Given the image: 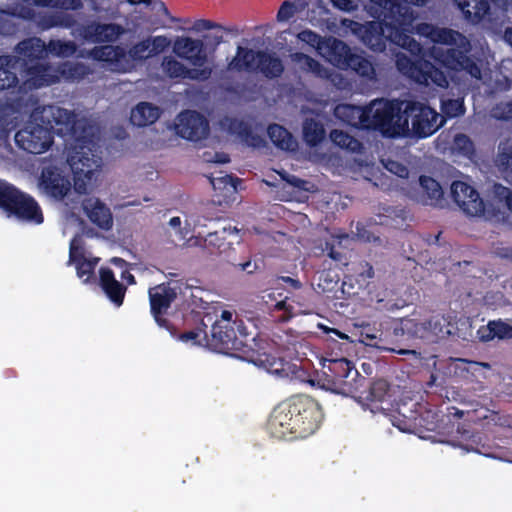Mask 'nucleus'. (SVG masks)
I'll return each instance as SVG.
<instances>
[{"label":"nucleus","mask_w":512,"mask_h":512,"mask_svg":"<svg viewBox=\"0 0 512 512\" xmlns=\"http://www.w3.org/2000/svg\"><path fill=\"white\" fill-rule=\"evenodd\" d=\"M268 136L272 143L286 151H292L295 148L296 142L293 135L283 126L279 124H270L267 129Z\"/></svg>","instance_id":"f704fd0d"},{"label":"nucleus","mask_w":512,"mask_h":512,"mask_svg":"<svg viewBox=\"0 0 512 512\" xmlns=\"http://www.w3.org/2000/svg\"><path fill=\"white\" fill-rule=\"evenodd\" d=\"M272 312H280L279 315H274L278 322H287L294 316L293 306L288 303L287 298L276 302Z\"/></svg>","instance_id":"864d4df0"},{"label":"nucleus","mask_w":512,"mask_h":512,"mask_svg":"<svg viewBox=\"0 0 512 512\" xmlns=\"http://www.w3.org/2000/svg\"><path fill=\"white\" fill-rule=\"evenodd\" d=\"M347 70H351L360 78L367 81L376 80L375 64L371 61L370 57L366 56L363 52L355 53L347 63Z\"/></svg>","instance_id":"7c9ffc66"},{"label":"nucleus","mask_w":512,"mask_h":512,"mask_svg":"<svg viewBox=\"0 0 512 512\" xmlns=\"http://www.w3.org/2000/svg\"><path fill=\"white\" fill-rule=\"evenodd\" d=\"M21 193L17 187L0 179V209L8 214Z\"/></svg>","instance_id":"ea45409f"},{"label":"nucleus","mask_w":512,"mask_h":512,"mask_svg":"<svg viewBox=\"0 0 512 512\" xmlns=\"http://www.w3.org/2000/svg\"><path fill=\"white\" fill-rule=\"evenodd\" d=\"M389 22V19L383 16L381 21L359 23L354 20H344L342 23L369 49L375 52H383L386 49L387 42H389Z\"/></svg>","instance_id":"9b49d317"},{"label":"nucleus","mask_w":512,"mask_h":512,"mask_svg":"<svg viewBox=\"0 0 512 512\" xmlns=\"http://www.w3.org/2000/svg\"><path fill=\"white\" fill-rule=\"evenodd\" d=\"M386 168L392 172L398 175L399 177H407L408 176V169L406 166L396 162V161H389L386 165Z\"/></svg>","instance_id":"69168bd1"},{"label":"nucleus","mask_w":512,"mask_h":512,"mask_svg":"<svg viewBox=\"0 0 512 512\" xmlns=\"http://www.w3.org/2000/svg\"><path fill=\"white\" fill-rule=\"evenodd\" d=\"M355 110H357V108L353 105L339 104L334 109V115L346 123L351 124L349 117L354 114Z\"/></svg>","instance_id":"052dcab7"},{"label":"nucleus","mask_w":512,"mask_h":512,"mask_svg":"<svg viewBox=\"0 0 512 512\" xmlns=\"http://www.w3.org/2000/svg\"><path fill=\"white\" fill-rule=\"evenodd\" d=\"M20 57V69L44 59L48 54L47 44L39 37H29L20 41L14 49Z\"/></svg>","instance_id":"a211bd4d"},{"label":"nucleus","mask_w":512,"mask_h":512,"mask_svg":"<svg viewBox=\"0 0 512 512\" xmlns=\"http://www.w3.org/2000/svg\"><path fill=\"white\" fill-rule=\"evenodd\" d=\"M125 32V29L116 23H99L92 21L80 25L78 34L85 41L91 43H108L116 41Z\"/></svg>","instance_id":"2eb2a0df"},{"label":"nucleus","mask_w":512,"mask_h":512,"mask_svg":"<svg viewBox=\"0 0 512 512\" xmlns=\"http://www.w3.org/2000/svg\"><path fill=\"white\" fill-rule=\"evenodd\" d=\"M69 261L76 264L77 276L82 279L84 283H89L94 276V271L99 259H87L83 254L76 255L73 248H71Z\"/></svg>","instance_id":"c9c22d12"},{"label":"nucleus","mask_w":512,"mask_h":512,"mask_svg":"<svg viewBox=\"0 0 512 512\" xmlns=\"http://www.w3.org/2000/svg\"><path fill=\"white\" fill-rule=\"evenodd\" d=\"M20 60L15 55L0 56V91L17 87L19 80L16 71L20 69Z\"/></svg>","instance_id":"b1692460"},{"label":"nucleus","mask_w":512,"mask_h":512,"mask_svg":"<svg viewBox=\"0 0 512 512\" xmlns=\"http://www.w3.org/2000/svg\"><path fill=\"white\" fill-rule=\"evenodd\" d=\"M146 39L149 43L151 56L164 52L171 44L170 39L164 35L149 36Z\"/></svg>","instance_id":"603ef678"},{"label":"nucleus","mask_w":512,"mask_h":512,"mask_svg":"<svg viewBox=\"0 0 512 512\" xmlns=\"http://www.w3.org/2000/svg\"><path fill=\"white\" fill-rule=\"evenodd\" d=\"M421 202L424 205L443 208L445 205L444 191L440 183L426 175L419 177Z\"/></svg>","instance_id":"5701e85b"},{"label":"nucleus","mask_w":512,"mask_h":512,"mask_svg":"<svg viewBox=\"0 0 512 512\" xmlns=\"http://www.w3.org/2000/svg\"><path fill=\"white\" fill-rule=\"evenodd\" d=\"M22 69L26 72L28 81L35 88L49 86L59 80L58 75L51 73L52 68L49 64L36 62Z\"/></svg>","instance_id":"393cba45"},{"label":"nucleus","mask_w":512,"mask_h":512,"mask_svg":"<svg viewBox=\"0 0 512 512\" xmlns=\"http://www.w3.org/2000/svg\"><path fill=\"white\" fill-rule=\"evenodd\" d=\"M98 272L100 288L116 307H120L124 302L127 286L115 278L109 267H100Z\"/></svg>","instance_id":"4be33fe9"},{"label":"nucleus","mask_w":512,"mask_h":512,"mask_svg":"<svg viewBox=\"0 0 512 512\" xmlns=\"http://www.w3.org/2000/svg\"><path fill=\"white\" fill-rule=\"evenodd\" d=\"M294 60L306 72H312L319 75L323 70L321 63L307 54L301 52L295 53Z\"/></svg>","instance_id":"09e8293b"},{"label":"nucleus","mask_w":512,"mask_h":512,"mask_svg":"<svg viewBox=\"0 0 512 512\" xmlns=\"http://www.w3.org/2000/svg\"><path fill=\"white\" fill-rule=\"evenodd\" d=\"M423 60L424 59L413 60L401 52L395 55V65L397 70L414 82L418 79V74H420Z\"/></svg>","instance_id":"e433bc0d"},{"label":"nucleus","mask_w":512,"mask_h":512,"mask_svg":"<svg viewBox=\"0 0 512 512\" xmlns=\"http://www.w3.org/2000/svg\"><path fill=\"white\" fill-rule=\"evenodd\" d=\"M224 29L226 31H229L231 32L232 30L231 29H226L224 27H222L220 24H217L211 20H206V19H199V20H196L193 24V27L192 29L196 32H200V31H203V30H210V29Z\"/></svg>","instance_id":"680f3d73"},{"label":"nucleus","mask_w":512,"mask_h":512,"mask_svg":"<svg viewBox=\"0 0 512 512\" xmlns=\"http://www.w3.org/2000/svg\"><path fill=\"white\" fill-rule=\"evenodd\" d=\"M180 340L183 342H193L194 344L201 345L202 342H206L208 345H210V339H208V334L205 329H195L191 331L184 332L180 335Z\"/></svg>","instance_id":"6e6d98bb"},{"label":"nucleus","mask_w":512,"mask_h":512,"mask_svg":"<svg viewBox=\"0 0 512 512\" xmlns=\"http://www.w3.org/2000/svg\"><path fill=\"white\" fill-rule=\"evenodd\" d=\"M175 131L181 138L197 142L209 134V122L199 112L185 110L177 116Z\"/></svg>","instance_id":"4468645a"},{"label":"nucleus","mask_w":512,"mask_h":512,"mask_svg":"<svg viewBox=\"0 0 512 512\" xmlns=\"http://www.w3.org/2000/svg\"><path fill=\"white\" fill-rule=\"evenodd\" d=\"M416 83L425 86L436 85L441 88H446L448 86L447 76L444 71L425 59L423 60L422 68L420 74H418Z\"/></svg>","instance_id":"c756f323"},{"label":"nucleus","mask_w":512,"mask_h":512,"mask_svg":"<svg viewBox=\"0 0 512 512\" xmlns=\"http://www.w3.org/2000/svg\"><path fill=\"white\" fill-rule=\"evenodd\" d=\"M331 5L343 12H353L358 5L353 0H330Z\"/></svg>","instance_id":"e2e57ef3"},{"label":"nucleus","mask_w":512,"mask_h":512,"mask_svg":"<svg viewBox=\"0 0 512 512\" xmlns=\"http://www.w3.org/2000/svg\"><path fill=\"white\" fill-rule=\"evenodd\" d=\"M174 53L195 67H202L207 61V54L202 40L188 36L177 37L173 46Z\"/></svg>","instance_id":"f3484780"},{"label":"nucleus","mask_w":512,"mask_h":512,"mask_svg":"<svg viewBox=\"0 0 512 512\" xmlns=\"http://www.w3.org/2000/svg\"><path fill=\"white\" fill-rule=\"evenodd\" d=\"M390 385L386 380L379 379L371 383L366 400L371 403H382L389 395Z\"/></svg>","instance_id":"c03bdc74"},{"label":"nucleus","mask_w":512,"mask_h":512,"mask_svg":"<svg viewBox=\"0 0 512 512\" xmlns=\"http://www.w3.org/2000/svg\"><path fill=\"white\" fill-rule=\"evenodd\" d=\"M494 199L503 203L512 213V190L500 183H494L492 187Z\"/></svg>","instance_id":"8fccbe9b"},{"label":"nucleus","mask_w":512,"mask_h":512,"mask_svg":"<svg viewBox=\"0 0 512 512\" xmlns=\"http://www.w3.org/2000/svg\"><path fill=\"white\" fill-rule=\"evenodd\" d=\"M293 8L294 5L290 1L283 2L277 13L278 20L284 21L290 19L294 13Z\"/></svg>","instance_id":"0e129e2a"},{"label":"nucleus","mask_w":512,"mask_h":512,"mask_svg":"<svg viewBox=\"0 0 512 512\" xmlns=\"http://www.w3.org/2000/svg\"><path fill=\"white\" fill-rule=\"evenodd\" d=\"M88 56L95 61L103 62L111 71L126 73L125 48L116 45L95 46L88 51Z\"/></svg>","instance_id":"6ab92c4d"},{"label":"nucleus","mask_w":512,"mask_h":512,"mask_svg":"<svg viewBox=\"0 0 512 512\" xmlns=\"http://www.w3.org/2000/svg\"><path fill=\"white\" fill-rule=\"evenodd\" d=\"M329 136L331 141L342 149H347L351 152H358L362 147L359 140L342 130L333 129Z\"/></svg>","instance_id":"37998d69"},{"label":"nucleus","mask_w":512,"mask_h":512,"mask_svg":"<svg viewBox=\"0 0 512 512\" xmlns=\"http://www.w3.org/2000/svg\"><path fill=\"white\" fill-rule=\"evenodd\" d=\"M98 168L97 172H99ZM96 171L93 173L91 180L86 181V187L94 179ZM40 186L47 195L54 198L55 200L65 201V205L70 210H76L80 203V196L87 193H78L74 189V193L71 191V183L68 178L63 176L56 167H45L42 169L40 176Z\"/></svg>","instance_id":"1a4fd4ad"},{"label":"nucleus","mask_w":512,"mask_h":512,"mask_svg":"<svg viewBox=\"0 0 512 512\" xmlns=\"http://www.w3.org/2000/svg\"><path fill=\"white\" fill-rule=\"evenodd\" d=\"M88 219L101 229L109 230L113 225V217L109 207L99 198L86 197L80 200Z\"/></svg>","instance_id":"412c9836"},{"label":"nucleus","mask_w":512,"mask_h":512,"mask_svg":"<svg viewBox=\"0 0 512 512\" xmlns=\"http://www.w3.org/2000/svg\"><path fill=\"white\" fill-rule=\"evenodd\" d=\"M161 115L158 106L149 102H140L132 110L130 114V122L137 127H145L155 123Z\"/></svg>","instance_id":"bb28decb"},{"label":"nucleus","mask_w":512,"mask_h":512,"mask_svg":"<svg viewBox=\"0 0 512 512\" xmlns=\"http://www.w3.org/2000/svg\"><path fill=\"white\" fill-rule=\"evenodd\" d=\"M212 75V69L210 67L203 68H188L185 79L206 81Z\"/></svg>","instance_id":"bf43d9fd"},{"label":"nucleus","mask_w":512,"mask_h":512,"mask_svg":"<svg viewBox=\"0 0 512 512\" xmlns=\"http://www.w3.org/2000/svg\"><path fill=\"white\" fill-rule=\"evenodd\" d=\"M353 271L362 281H367L374 277V268L367 261L358 262L353 268Z\"/></svg>","instance_id":"13d9d810"},{"label":"nucleus","mask_w":512,"mask_h":512,"mask_svg":"<svg viewBox=\"0 0 512 512\" xmlns=\"http://www.w3.org/2000/svg\"><path fill=\"white\" fill-rule=\"evenodd\" d=\"M329 61L339 69L347 70V63L354 52L348 44L337 38H330L327 42Z\"/></svg>","instance_id":"cd10ccee"},{"label":"nucleus","mask_w":512,"mask_h":512,"mask_svg":"<svg viewBox=\"0 0 512 512\" xmlns=\"http://www.w3.org/2000/svg\"><path fill=\"white\" fill-rule=\"evenodd\" d=\"M23 2L25 4L16 5L8 11H4V13L7 16H13V17H17L22 20L37 22L39 14H37L35 12V10L33 9V7H35V6L29 5L27 2H25V0H23Z\"/></svg>","instance_id":"a18cd8bd"},{"label":"nucleus","mask_w":512,"mask_h":512,"mask_svg":"<svg viewBox=\"0 0 512 512\" xmlns=\"http://www.w3.org/2000/svg\"><path fill=\"white\" fill-rule=\"evenodd\" d=\"M323 374L325 376L324 387L343 396H354L366 381L353 362L346 358L325 360Z\"/></svg>","instance_id":"423d86ee"},{"label":"nucleus","mask_w":512,"mask_h":512,"mask_svg":"<svg viewBox=\"0 0 512 512\" xmlns=\"http://www.w3.org/2000/svg\"><path fill=\"white\" fill-rule=\"evenodd\" d=\"M210 346L220 352L241 354L248 362L281 377L296 374V365L277 356L272 344L256 339L244 320L228 310H223L212 325Z\"/></svg>","instance_id":"f03ea898"},{"label":"nucleus","mask_w":512,"mask_h":512,"mask_svg":"<svg viewBox=\"0 0 512 512\" xmlns=\"http://www.w3.org/2000/svg\"><path fill=\"white\" fill-rule=\"evenodd\" d=\"M29 5L41 8L76 11L83 7L82 0H25Z\"/></svg>","instance_id":"a19ab883"},{"label":"nucleus","mask_w":512,"mask_h":512,"mask_svg":"<svg viewBox=\"0 0 512 512\" xmlns=\"http://www.w3.org/2000/svg\"><path fill=\"white\" fill-rule=\"evenodd\" d=\"M404 117L408 125L411 121L410 134L418 139L431 136L443 125V121L438 123L440 115L434 109L416 100H406Z\"/></svg>","instance_id":"9d476101"},{"label":"nucleus","mask_w":512,"mask_h":512,"mask_svg":"<svg viewBox=\"0 0 512 512\" xmlns=\"http://www.w3.org/2000/svg\"><path fill=\"white\" fill-rule=\"evenodd\" d=\"M8 215L14 216L20 221L36 225L42 224L44 221L41 207L37 201L24 192L20 194Z\"/></svg>","instance_id":"aec40b11"},{"label":"nucleus","mask_w":512,"mask_h":512,"mask_svg":"<svg viewBox=\"0 0 512 512\" xmlns=\"http://www.w3.org/2000/svg\"><path fill=\"white\" fill-rule=\"evenodd\" d=\"M381 15L389 19L388 38L389 42L403 49L413 39V22L416 13L410 6L403 5L398 0H381Z\"/></svg>","instance_id":"0eeeda50"},{"label":"nucleus","mask_w":512,"mask_h":512,"mask_svg":"<svg viewBox=\"0 0 512 512\" xmlns=\"http://www.w3.org/2000/svg\"><path fill=\"white\" fill-rule=\"evenodd\" d=\"M228 68L239 72L258 71L267 79L281 77L285 69L282 60L276 53L242 46L237 47L236 56L231 60Z\"/></svg>","instance_id":"6e6552de"},{"label":"nucleus","mask_w":512,"mask_h":512,"mask_svg":"<svg viewBox=\"0 0 512 512\" xmlns=\"http://www.w3.org/2000/svg\"><path fill=\"white\" fill-rule=\"evenodd\" d=\"M406 100H379L360 112L363 129L378 131L386 137L408 136L409 125L404 117Z\"/></svg>","instance_id":"39448f33"},{"label":"nucleus","mask_w":512,"mask_h":512,"mask_svg":"<svg viewBox=\"0 0 512 512\" xmlns=\"http://www.w3.org/2000/svg\"><path fill=\"white\" fill-rule=\"evenodd\" d=\"M321 418L320 406L313 398L296 395L273 409L267 430L277 439L306 438L319 428Z\"/></svg>","instance_id":"7ed1b4c3"},{"label":"nucleus","mask_w":512,"mask_h":512,"mask_svg":"<svg viewBox=\"0 0 512 512\" xmlns=\"http://www.w3.org/2000/svg\"><path fill=\"white\" fill-rule=\"evenodd\" d=\"M495 163L505 178L512 177V141L500 142Z\"/></svg>","instance_id":"58836bf2"},{"label":"nucleus","mask_w":512,"mask_h":512,"mask_svg":"<svg viewBox=\"0 0 512 512\" xmlns=\"http://www.w3.org/2000/svg\"><path fill=\"white\" fill-rule=\"evenodd\" d=\"M76 24L74 16L61 12L39 14L37 19L38 27L44 31L55 27L71 29Z\"/></svg>","instance_id":"2f4dec72"},{"label":"nucleus","mask_w":512,"mask_h":512,"mask_svg":"<svg viewBox=\"0 0 512 512\" xmlns=\"http://www.w3.org/2000/svg\"><path fill=\"white\" fill-rule=\"evenodd\" d=\"M48 54L52 56L68 58L73 56L77 50L78 45L71 40L64 41L60 39H51L47 43Z\"/></svg>","instance_id":"79ce46f5"},{"label":"nucleus","mask_w":512,"mask_h":512,"mask_svg":"<svg viewBox=\"0 0 512 512\" xmlns=\"http://www.w3.org/2000/svg\"><path fill=\"white\" fill-rule=\"evenodd\" d=\"M303 140L309 147H316L325 139L326 131L324 125L314 119L306 118L302 125Z\"/></svg>","instance_id":"473e14b6"},{"label":"nucleus","mask_w":512,"mask_h":512,"mask_svg":"<svg viewBox=\"0 0 512 512\" xmlns=\"http://www.w3.org/2000/svg\"><path fill=\"white\" fill-rule=\"evenodd\" d=\"M89 66L82 62H64L57 68V73L67 81H79L91 74Z\"/></svg>","instance_id":"4c0bfd02"},{"label":"nucleus","mask_w":512,"mask_h":512,"mask_svg":"<svg viewBox=\"0 0 512 512\" xmlns=\"http://www.w3.org/2000/svg\"><path fill=\"white\" fill-rule=\"evenodd\" d=\"M150 311L156 323L167 330L170 329L169 321L164 318L171 304L177 298V291L170 283H161L148 290Z\"/></svg>","instance_id":"ddd939ff"},{"label":"nucleus","mask_w":512,"mask_h":512,"mask_svg":"<svg viewBox=\"0 0 512 512\" xmlns=\"http://www.w3.org/2000/svg\"><path fill=\"white\" fill-rule=\"evenodd\" d=\"M409 44L405 48L412 56H418L422 53L423 47L414 38L409 40Z\"/></svg>","instance_id":"338daca9"},{"label":"nucleus","mask_w":512,"mask_h":512,"mask_svg":"<svg viewBox=\"0 0 512 512\" xmlns=\"http://www.w3.org/2000/svg\"><path fill=\"white\" fill-rule=\"evenodd\" d=\"M326 250H327L328 256L332 260H334L336 262H340V263H343V260H345V256L341 252L335 250L333 245H329V243H327Z\"/></svg>","instance_id":"774afa93"},{"label":"nucleus","mask_w":512,"mask_h":512,"mask_svg":"<svg viewBox=\"0 0 512 512\" xmlns=\"http://www.w3.org/2000/svg\"><path fill=\"white\" fill-rule=\"evenodd\" d=\"M445 318L441 315H433L430 318L418 322L409 319L405 323L406 329L414 336L429 342H436L437 338L443 337L445 332ZM449 331H446L448 334Z\"/></svg>","instance_id":"dca6fc26"},{"label":"nucleus","mask_w":512,"mask_h":512,"mask_svg":"<svg viewBox=\"0 0 512 512\" xmlns=\"http://www.w3.org/2000/svg\"><path fill=\"white\" fill-rule=\"evenodd\" d=\"M454 147L465 156H470L475 151L472 140L469 136L463 133L457 134L454 137Z\"/></svg>","instance_id":"5fc2aeb1"},{"label":"nucleus","mask_w":512,"mask_h":512,"mask_svg":"<svg viewBox=\"0 0 512 512\" xmlns=\"http://www.w3.org/2000/svg\"><path fill=\"white\" fill-rule=\"evenodd\" d=\"M413 33L435 44L449 46L446 49L433 47L430 51L431 57L443 67L453 71H465L475 78L481 77L479 66L469 55L471 43L462 33L426 22L413 24Z\"/></svg>","instance_id":"20e7f679"},{"label":"nucleus","mask_w":512,"mask_h":512,"mask_svg":"<svg viewBox=\"0 0 512 512\" xmlns=\"http://www.w3.org/2000/svg\"><path fill=\"white\" fill-rule=\"evenodd\" d=\"M480 339L484 342L491 341L495 338L512 339V319L490 320L486 326L479 329Z\"/></svg>","instance_id":"a878e982"},{"label":"nucleus","mask_w":512,"mask_h":512,"mask_svg":"<svg viewBox=\"0 0 512 512\" xmlns=\"http://www.w3.org/2000/svg\"><path fill=\"white\" fill-rule=\"evenodd\" d=\"M151 56L148 40L145 38L125 50V69L126 73L136 68V65Z\"/></svg>","instance_id":"72a5a7b5"},{"label":"nucleus","mask_w":512,"mask_h":512,"mask_svg":"<svg viewBox=\"0 0 512 512\" xmlns=\"http://www.w3.org/2000/svg\"><path fill=\"white\" fill-rule=\"evenodd\" d=\"M465 18L478 23L490 13L489 0H454Z\"/></svg>","instance_id":"c85d7f7f"},{"label":"nucleus","mask_w":512,"mask_h":512,"mask_svg":"<svg viewBox=\"0 0 512 512\" xmlns=\"http://www.w3.org/2000/svg\"><path fill=\"white\" fill-rule=\"evenodd\" d=\"M451 197L467 216H482L485 212V203L479 192L464 181L456 180L452 182Z\"/></svg>","instance_id":"f8f14e48"},{"label":"nucleus","mask_w":512,"mask_h":512,"mask_svg":"<svg viewBox=\"0 0 512 512\" xmlns=\"http://www.w3.org/2000/svg\"><path fill=\"white\" fill-rule=\"evenodd\" d=\"M441 111L446 118H455L465 113V106L462 99H447L441 103Z\"/></svg>","instance_id":"49530a36"},{"label":"nucleus","mask_w":512,"mask_h":512,"mask_svg":"<svg viewBox=\"0 0 512 512\" xmlns=\"http://www.w3.org/2000/svg\"><path fill=\"white\" fill-rule=\"evenodd\" d=\"M230 129L237 133L242 139L245 141L252 140H260L259 136L255 135L251 129V127L242 120H233L230 124Z\"/></svg>","instance_id":"3c124183"},{"label":"nucleus","mask_w":512,"mask_h":512,"mask_svg":"<svg viewBox=\"0 0 512 512\" xmlns=\"http://www.w3.org/2000/svg\"><path fill=\"white\" fill-rule=\"evenodd\" d=\"M32 121L15 134L19 148L31 154L46 152L51 144V133L58 136H70L75 140L68 154L67 162L75 179V190L86 191V181L102 166V158L97 153V145L87 128L77 120L76 114L67 109L47 105L36 108L31 114Z\"/></svg>","instance_id":"f257e3e1"},{"label":"nucleus","mask_w":512,"mask_h":512,"mask_svg":"<svg viewBox=\"0 0 512 512\" xmlns=\"http://www.w3.org/2000/svg\"><path fill=\"white\" fill-rule=\"evenodd\" d=\"M162 66L164 71L170 78L185 79L187 67L172 57L164 59Z\"/></svg>","instance_id":"de8ad7c7"},{"label":"nucleus","mask_w":512,"mask_h":512,"mask_svg":"<svg viewBox=\"0 0 512 512\" xmlns=\"http://www.w3.org/2000/svg\"><path fill=\"white\" fill-rule=\"evenodd\" d=\"M12 18L14 17L7 16L4 11H2L0 16V34L11 36L18 32L19 26L12 20Z\"/></svg>","instance_id":"4d7b16f0"}]
</instances>
